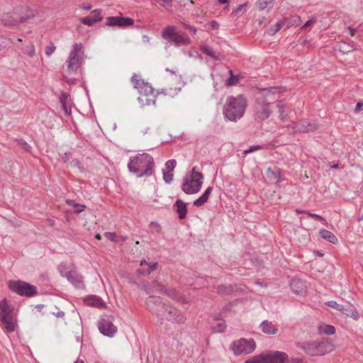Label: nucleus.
Returning a JSON list of instances; mask_svg holds the SVG:
<instances>
[{
	"mask_svg": "<svg viewBox=\"0 0 363 363\" xmlns=\"http://www.w3.org/2000/svg\"><path fill=\"white\" fill-rule=\"evenodd\" d=\"M212 189H213L212 186H208L205 190V191L203 193V194L194 201V203H193L194 206H195L196 207H200V206H203V204H205L208 200V198L212 191Z\"/></svg>",
	"mask_w": 363,
	"mask_h": 363,
	"instance_id": "393cba45",
	"label": "nucleus"
},
{
	"mask_svg": "<svg viewBox=\"0 0 363 363\" xmlns=\"http://www.w3.org/2000/svg\"><path fill=\"white\" fill-rule=\"evenodd\" d=\"M70 166L72 167H77L81 172L85 171L84 168L81 165L80 162L77 159H74L70 162Z\"/></svg>",
	"mask_w": 363,
	"mask_h": 363,
	"instance_id": "09e8293b",
	"label": "nucleus"
},
{
	"mask_svg": "<svg viewBox=\"0 0 363 363\" xmlns=\"http://www.w3.org/2000/svg\"><path fill=\"white\" fill-rule=\"evenodd\" d=\"M137 273H138V274L142 275V276H143L146 274V272L141 269H137Z\"/></svg>",
	"mask_w": 363,
	"mask_h": 363,
	"instance_id": "338daca9",
	"label": "nucleus"
},
{
	"mask_svg": "<svg viewBox=\"0 0 363 363\" xmlns=\"http://www.w3.org/2000/svg\"><path fill=\"white\" fill-rule=\"evenodd\" d=\"M138 100L143 103V105L146 106H150V105H155L156 104V98L155 96H153L152 98L148 99L145 98V102L144 103V99L141 97L138 98Z\"/></svg>",
	"mask_w": 363,
	"mask_h": 363,
	"instance_id": "49530a36",
	"label": "nucleus"
},
{
	"mask_svg": "<svg viewBox=\"0 0 363 363\" xmlns=\"http://www.w3.org/2000/svg\"><path fill=\"white\" fill-rule=\"evenodd\" d=\"M150 228L152 232L160 233L161 230V226L157 222H151Z\"/></svg>",
	"mask_w": 363,
	"mask_h": 363,
	"instance_id": "603ef678",
	"label": "nucleus"
},
{
	"mask_svg": "<svg viewBox=\"0 0 363 363\" xmlns=\"http://www.w3.org/2000/svg\"><path fill=\"white\" fill-rule=\"evenodd\" d=\"M98 328L101 334L109 337H113L118 330L113 323V318L107 315L101 317L99 321Z\"/></svg>",
	"mask_w": 363,
	"mask_h": 363,
	"instance_id": "4468645a",
	"label": "nucleus"
},
{
	"mask_svg": "<svg viewBox=\"0 0 363 363\" xmlns=\"http://www.w3.org/2000/svg\"><path fill=\"white\" fill-rule=\"evenodd\" d=\"M286 20H281V21L277 22L274 26H271L267 30V35L270 36L274 35L278 31L281 30V28L285 25Z\"/></svg>",
	"mask_w": 363,
	"mask_h": 363,
	"instance_id": "c85d7f7f",
	"label": "nucleus"
},
{
	"mask_svg": "<svg viewBox=\"0 0 363 363\" xmlns=\"http://www.w3.org/2000/svg\"><path fill=\"white\" fill-rule=\"evenodd\" d=\"M155 2L160 4L162 7L166 10H169L172 6L173 0H155Z\"/></svg>",
	"mask_w": 363,
	"mask_h": 363,
	"instance_id": "a19ab883",
	"label": "nucleus"
},
{
	"mask_svg": "<svg viewBox=\"0 0 363 363\" xmlns=\"http://www.w3.org/2000/svg\"><path fill=\"white\" fill-rule=\"evenodd\" d=\"M83 55L82 45L74 43L67 60V69L69 72H76L80 67Z\"/></svg>",
	"mask_w": 363,
	"mask_h": 363,
	"instance_id": "9d476101",
	"label": "nucleus"
},
{
	"mask_svg": "<svg viewBox=\"0 0 363 363\" xmlns=\"http://www.w3.org/2000/svg\"><path fill=\"white\" fill-rule=\"evenodd\" d=\"M246 107L247 100L242 94L237 96H229L223 110L225 119L233 122L238 121L243 116Z\"/></svg>",
	"mask_w": 363,
	"mask_h": 363,
	"instance_id": "7ed1b4c3",
	"label": "nucleus"
},
{
	"mask_svg": "<svg viewBox=\"0 0 363 363\" xmlns=\"http://www.w3.org/2000/svg\"><path fill=\"white\" fill-rule=\"evenodd\" d=\"M315 21V19L314 17H311L309 20H308L304 25L303 26V28H308L310 25H311Z\"/></svg>",
	"mask_w": 363,
	"mask_h": 363,
	"instance_id": "bf43d9fd",
	"label": "nucleus"
},
{
	"mask_svg": "<svg viewBox=\"0 0 363 363\" xmlns=\"http://www.w3.org/2000/svg\"><path fill=\"white\" fill-rule=\"evenodd\" d=\"M91 6L90 4H87L86 5L82 6V9L84 10H89V9H91Z\"/></svg>",
	"mask_w": 363,
	"mask_h": 363,
	"instance_id": "0e129e2a",
	"label": "nucleus"
},
{
	"mask_svg": "<svg viewBox=\"0 0 363 363\" xmlns=\"http://www.w3.org/2000/svg\"><path fill=\"white\" fill-rule=\"evenodd\" d=\"M286 357V353L280 351H271L256 355L247 360L245 363H274L282 362Z\"/></svg>",
	"mask_w": 363,
	"mask_h": 363,
	"instance_id": "9b49d317",
	"label": "nucleus"
},
{
	"mask_svg": "<svg viewBox=\"0 0 363 363\" xmlns=\"http://www.w3.org/2000/svg\"><path fill=\"white\" fill-rule=\"evenodd\" d=\"M8 286L10 290L21 296L30 297L38 294L35 286L23 281H9Z\"/></svg>",
	"mask_w": 363,
	"mask_h": 363,
	"instance_id": "1a4fd4ad",
	"label": "nucleus"
},
{
	"mask_svg": "<svg viewBox=\"0 0 363 363\" xmlns=\"http://www.w3.org/2000/svg\"><path fill=\"white\" fill-rule=\"evenodd\" d=\"M272 104L268 101L267 96L258 98L255 104L254 111L257 120L264 121L272 114Z\"/></svg>",
	"mask_w": 363,
	"mask_h": 363,
	"instance_id": "f8f14e48",
	"label": "nucleus"
},
{
	"mask_svg": "<svg viewBox=\"0 0 363 363\" xmlns=\"http://www.w3.org/2000/svg\"><path fill=\"white\" fill-rule=\"evenodd\" d=\"M74 206L77 208L76 213H77L82 212L86 207L84 205H82V204H79V203H74Z\"/></svg>",
	"mask_w": 363,
	"mask_h": 363,
	"instance_id": "4d7b16f0",
	"label": "nucleus"
},
{
	"mask_svg": "<svg viewBox=\"0 0 363 363\" xmlns=\"http://www.w3.org/2000/svg\"><path fill=\"white\" fill-rule=\"evenodd\" d=\"M165 289V286L159 283L157 280L152 281L151 286L145 289L146 293L150 294L152 293L163 294Z\"/></svg>",
	"mask_w": 363,
	"mask_h": 363,
	"instance_id": "a878e982",
	"label": "nucleus"
},
{
	"mask_svg": "<svg viewBox=\"0 0 363 363\" xmlns=\"http://www.w3.org/2000/svg\"><path fill=\"white\" fill-rule=\"evenodd\" d=\"M255 347L256 344L254 340L245 338L233 341L230 346V349L235 355L250 354L255 350Z\"/></svg>",
	"mask_w": 363,
	"mask_h": 363,
	"instance_id": "ddd939ff",
	"label": "nucleus"
},
{
	"mask_svg": "<svg viewBox=\"0 0 363 363\" xmlns=\"http://www.w3.org/2000/svg\"><path fill=\"white\" fill-rule=\"evenodd\" d=\"M277 107L279 108V118L281 121H284L286 116V113H285V104L284 101H279L277 104Z\"/></svg>",
	"mask_w": 363,
	"mask_h": 363,
	"instance_id": "4c0bfd02",
	"label": "nucleus"
},
{
	"mask_svg": "<svg viewBox=\"0 0 363 363\" xmlns=\"http://www.w3.org/2000/svg\"><path fill=\"white\" fill-rule=\"evenodd\" d=\"M163 179L167 184H170L173 179V172L171 171H162Z\"/></svg>",
	"mask_w": 363,
	"mask_h": 363,
	"instance_id": "37998d69",
	"label": "nucleus"
},
{
	"mask_svg": "<svg viewBox=\"0 0 363 363\" xmlns=\"http://www.w3.org/2000/svg\"><path fill=\"white\" fill-rule=\"evenodd\" d=\"M312 218L315 219V220L322 221V222H325V218L323 216H321L320 215H318V214L313 213V216H312Z\"/></svg>",
	"mask_w": 363,
	"mask_h": 363,
	"instance_id": "052dcab7",
	"label": "nucleus"
},
{
	"mask_svg": "<svg viewBox=\"0 0 363 363\" xmlns=\"http://www.w3.org/2000/svg\"><path fill=\"white\" fill-rule=\"evenodd\" d=\"M203 181L201 172L193 167L191 173L186 175L182 182V189L186 194H194L200 191Z\"/></svg>",
	"mask_w": 363,
	"mask_h": 363,
	"instance_id": "423d86ee",
	"label": "nucleus"
},
{
	"mask_svg": "<svg viewBox=\"0 0 363 363\" xmlns=\"http://www.w3.org/2000/svg\"><path fill=\"white\" fill-rule=\"evenodd\" d=\"M104 235H105V237H106L108 240H111V241L114 242V241H116V238H117V236H116V234L115 233L106 232V233H104Z\"/></svg>",
	"mask_w": 363,
	"mask_h": 363,
	"instance_id": "5fc2aeb1",
	"label": "nucleus"
},
{
	"mask_svg": "<svg viewBox=\"0 0 363 363\" xmlns=\"http://www.w3.org/2000/svg\"><path fill=\"white\" fill-rule=\"evenodd\" d=\"M325 305L328 306V307H330L332 308H335V309H336L337 311H340L344 310V306L337 303L335 301H327V302H325Z\"/></svg>",
	"mask_w": 363,
	"mask_h": 363,
	"instance_id": "79ce46f5",
	"label": "nucleus"
},
{
	"mask_svg": "<svg viewBox=\"0 0 363 363\" xmlns=\"http://www.w3.org/2000/svg\"><path fill=\"white\" fill-rule=\"evenodd\" d=\"M225 328L226 325L225 322L218 323L216 325L211 326V330L214 333H223L225 331Z\"/></svg>",
	"mask_w": 363,
	"mask_h": 363,
	"instance_id": "c9c22d12",
	"label": "nucleus"
},
{
	"mask_svg": "<svg viewBox=\"0 0 363 363\" xmlns=\"http://www.w3.org/2000/svg\"><path fill=\"white\" fill-rule=\"evenodd\" d=\"M0 322L3 325V330L7 333L16 330V320L13 313V309L9 305L6 298L0 301Z\"/></svg>",
	"mask_w": 363,
	"mask_h": 363,
	"instance_id": "0eeeda50",
	"label": "nucleus"
},
{
	"mask_svg": "<svg viewBox=\"0 0 363 363\" xmlns=\"http://www.w3.org/2000/svg\"><path fill=\"white\" fill-rule=\"evenodd\" d=\"M154 166L153 157L145 152L130 157L128 164V170L138 177L152 175L155 172Z\"/></svg>",
	"mask_w": 363,
	"mask_h": 363,
	"instance_id": "f03ea898",
	"label": "nucleus"
},
{
	"mask_svg": "<svg viewBox=\"0 0 363 363\" xmlns=\"http://www.w3.org/2000/svg\"><path fill=\"white\" fill-rule=\"evenodd\" d=\"M85 302L88 306L96 307L100 309L105 308L106 303L99 296L91 295L85 299Z\"/></svg>",
	"mask_w": 363,
	"mask_h": 363,
	"instance_id": "5701e85b",
	"label": "nucleus"
},
{
	"mask_svg": "<svg viewBox=\"0 0 363 363\" xmlns=\"http://www.w3.org/2000/svg\"><path fill=\"white\" fill-rule=\"evenodd\" d=\"M211 26L213 28H217L218 27V23L216 21H213L211 22Z\"/></svg>",
	"mask_w": 363,
	"mask_h": 363,
	"instance_id": "69168bd1",
	"label": "nucleus"
},
{
	"mask_svg": "<svg viewBox=\"0 0 363 363\" xmlns=\"http://www.w3.org/2000/svg\"><path fill=\"white\" fill-rule=\"evenodd\" d=\"M247 3L246 4H240L236 9H235L232 11V15L233 16H241L242 11L243 8L247 6Z\"/></svg>",
	"mask_w": 363,
	"mask_h": 363,
	"instance_id": "de8ad7c7",
	"label": "nucleus"
},
{
	"mask_svg": "<svg viewBox=\"0 0 363 363\" xmlns=\"http://www.w3.org/2000/svg\"><path fill=\"white\" fill-rule=\"evenodd\" d=\"M18 145L28 152H29L31 149L30 145H29L28 143L23 140H18Z\"/></svg>",
	"mask_w": 363,
	"mask_h": 363,
	"instance_id": "864d4df0",
	"label": "nucleus"
},
{
	"mask_svg": "<svg viewBox=\"0 0 363 363\" xmlns=\"http://www.w3.org/2000/svg\"><path fill=\"white\" fill-rule=\"evenodd\" d=\"M131 82L134 88L138 89L140 94H144L146 96L152 94L154 91L152 86L150 83L145 82L144 79H141L136 74L132 76Z\"/></svg>",
	"mask_w": 363,
	"mask_h": 363,
	"instance_id": "2eb2a0df",
	"label": "nucleus"
},
{
	"mask_svg": "<svg viewBox=\"0 0 363 363\" xmlns=\"http://www.w3.org/2000/svg\"><path fill=\"white\" fill-rule=\"evenodd\" d=\"M53 314L57 317V318H64L65 316V313L62 311H58L56 313H53Z\"/></svg>",
	"mask_w": 363,
	"mask_h": 363,
	"instance_id": "e2e57ef3",
	"label": "nucleus"
},
{
	"mask_svg": "<svg viewBox=\"0 0 363 363\" xmlns=\"http://www.w3.org/2000/svg\"><path fill=\"white\" fill-rule=\"evenodd\" d=\"M318 333L324 335H333L335 333V328L331 325H321L318 327Z\"/></svg>",
	"mask_w": 363,
	"mask_h": 363,
	"instance_id": "7c9ffc66",
	"label": "nucleus"
},
{
	"mask_svg": "<svg viewBox=\"0 0 363 363\" xmlns=\"http://www.w3.org/2000/svg\"><path fill=\"white\" fill-rule=\"evenodd\" d=\"M201 50L206 55L211 57L215 60H220V55L219 52H216L211 47L208 45H203L201 47Z\"/></svg>",
	"mask_w": 363,
	"mask_h": 363,
	"instance_id": "bb28decb",
	"label": "nucleus"
},
{
	"mask_svg": "<svg viewBox=\"0 0 363 363\" xmlns=\"http://www.w3.org/2000/svg\"><path fill=\"white\" fill-rule=\"evenodd\" d=\"M182 24L186 29L189 30L193 34L196 33L197 29L194 26H192L185 23H183Z\"/></svg>",
	"mask_w": 363,
	"mask_h": 363,
	"instance_id": "6e6d98bb",
	"label": "nucleus"
},
{
	"mask_svg": "<svg viewBox=\"0 0 363 363\" xmlns=\"http://www.w3.org/2000/svg\"><path fill=\"white\" fill-rule=\"evenodd\" d=\"M173 208L177 213L179 219L182 220L186 217V203L180 199H177L173 205Z\"/></svg>",
	"mask_w": 363,
	"mask_h": 363,
	"instance_id": "412c9836",
	"label": "nucleus"
},
{
	"mask_svg": "<svg viewBox=\"0 0 363 363\" xmlns=\"http://www.w3.org/2000/svg\"><path fill=\"white\" fill-rule=\"evenodd\" d=\"M261 149H262V146H261V145H252V146H250L247 150H245L243 152V154L245 155L250 154L251 152L259 150Z\"/></svg>",
	"mask_w": 363,
	"mask_h": 363,
	"instance_id": "8fccbe9b",
	"label": "nucleus"
},
{
	"mask_svg": "<svg viewBox=\"0 0 363 363\" xmlns=\"http://www.w3.org/2000/svg\"><path fill=\"white\" fill-rule=\"evenodd\" d=\"M302 359L301 358H292L291 359H289L288 355L286 354V358L282 361L279 362H274V363H301Z\"/></svg>",
	"mask_w": 363,
	"mask_h": 363,
	"instance_id": "3c124183",
	"label": "nucleus"
},
{
	"mask_svg": "<svg viewBox=\"0 0 363 363\" xmlns=\"http://www.w3.org/2000/svg\"><path fill=\"white\" fill-rule=\"evenodd\" d=\"M74 363H84V362L82 359H81L78 358V359L74 362Z\"/></svg>",
	"mask_w": 363,
	"mask_h": 363,
	"instance_id": "774afa93",
	"label": "nucleus"
},
{
	"mask_svg": "<svg viewBox=\"0 0 363 363\" xmlns=\"http://www.w3.org/2000/svg\"><path fill=\"white\" fill-rule=\"evenodd\" d=\"M133 19L130 17L109 16L106 18V25L108 26L125 28L133 25Z\"/></svg>",
	"mask_w": 363,
	"mask_h": 363,
	"instance_id": "dca6fc26",
	"label": "nucleus"
},
{
	"mask_svg": "<svg viewBox=\"0 0 363 363\" xmlns=\"http://www.w3.org/2000/svg\"><path fill=\"white\" fill-rule=\"evenodd\" d=\"M103 16L101 9H94L91 11L90 14L81 19V22L88 26H92L94 23L101 21Z\"/></svg>",
	"mask_w": 363,
	"mask_h": 363,
	"instance_id": "f3484780",
	"label": "nucleus"
},
{
	"mask_svg": "<svg viewBox=\"0 0 363 363\" xmlns=\"http://www.w3.org/2000/svg\"><path fill=\"white\" fill-rule=\"evenodd\" d=\"M228 72L230 74V77L226 80L225 84L227 86H233L237 84L239 82L238 76L234 75L233 72L231 69H230Z\"/></svg>",
	"mask_w": 363,
	"mask_h": 363,
	"instance_id": "f704fd0d",
	"label": "nucleus"
},
{
	"mask_svg": "<svg viewBox=\"0 0 363 363\" xmlns=\"http://www.w3.org/2000/svg\"><path fill=\"white\" fill-rule=\"evenodd\" d=\"M232 286L230 285H220L218 287V292L220 294H228L232 291Z\"/></svg>",
	"mask_w": 363,
	"mask_h": 363,
	"instance_id": "ea45409f",
	"label": "nucleus"
},
{
	"mask_svg": "<svg viewBox=\"0 0 363 363\" xmlns=\"http://www.w3.org/2000/svg\"><path fill=\"white\" fill-rule=\"evenodd\" d=\"M161 35L164 39L168 40L175 47L188 45L191 43L187 34L181 30H177L176 27L173 26H167L162 31Z\"/></svg>",
	"mask_w": 363,
	"mask_h": 363,
	"instance_id": "6e6552de",
	"label": "nucleus"
},
{
	"mask_svg": "<svg viewBox=\"0 0 363 363\" xmlns=\"http://www.w3.org/2000/svg\"><path fill=\"white\" fill-rule=\"evenodd\" d=\"M319 235L323 239H324L331 243L335 244L336 242H337L338 240H337V237L332 232H330L326 229H324V228L320 229L319 230Z\"/></svg>",
	"mask_w": 363,
	"mask_h": 363,
	"instance_id": "cd10ccee",
	"label": "nucleus"
},
{
	"mask_svg": "<svg viewBox=\"0 0 363 363\" xmlns=\"http://www.w3.org/2000/svg\"><path fill=\"white\" fill-rule=\"evenodd\" d=\"M177 164L175 160H169L165 162V168L167 171L173 172Z\"/></svg>",
	"mask_w": 363,
	"mask_h": 363,
	"instance_id": "a18cd8bd",
	"label": "nucleus"
},
{
	"mask_svg": "<svg viewBox=\"0 0 363 363\" xmlns=\"http://www.w3.org/2000/svg\"><path fill=\"white\" fill-rule=\"evenodd\" d=\"M57 269L60 275L66 278L74 288L77 289L85 288L84 277L72 265L61 262L58 265Z\"/></svg>",
	"mask_w": 363,
	"mask_h": 363,
	"instance_id": "39448f33",
	"label": "nucleus"
},
{
	"mask_svg": "<svg viewBox=\"0 0 363 363\" xmlns=\"http://www.w3.org/2000/svg\"><path fill=\"white\" fill-rule=\"evenodd\" d=\"M23 52L29 57L33 58L35 55V48L33 43H30L23 48Z\"/></svg>",
	"mask_w": 363,
	"mask_h": 363,
	"instance_id": "e433bc0d",
	"label": "nucleus"
},
{
	"mask_svg": "<svg viewBox=\"0 0 363 363\" xmlns=\"http://www.w3.org/2000/svg\"><path fill=\"white\" fill-rule=\"evenodd\" d=\"M343 314H345L348 317H351L354 320H357L359 318V313L357 310L350 308H346L344 306V310L340 311Z\"/></svg>",
	"mask_w": 363,
	"mask_h": 363,
	"instance_id": "2f4dec72",
	"label": "nucleus"
},
{
	"mask_svg": "<svg viewBox=\"0 0 363 363\" xmlns=\"http://www.w3.org/2000/svg\"><path fill=\"white\" fill-rule=\"evenodd\" d=\"M27 13H26L24 16H22L18 20L16 18H12L11 20L5 18L2 20L3 23L5 26H17L21 22H24L26 20H28L29 18L33 17L34 14L32 11L27 10Z\"/></svg>",
	"mask_w": 363,
	"mask_h": 363,
	"instance_id": "6ab92c4d",
	"label": "nucleus"
},
{
	"mask_svg": "<svg viewBox=\"0 0 363 363\" xmlns=\"http://www.w3.org/2000/svg\"><path fill=\"white\" fill-rule=\"evenodd\" d=\"M362 106H363V103L358 102L354 108V113H359Z\"/></svg>",
	"mask_w": 363,
	"mask_h": 363,
	"instance_id": "680f3d73",
	"label": "nucleus"
},
{
	"mask_svg": "<svg viewBox=\"0 0 363 363\" xmlns=\"http://www.w3.org/2000/svg\"><path fill=\"white\" fill-rule=\"evenodd\" d=\"M354 50L353 45L345 42H341L339 44V51L343 54H347Z\"/></svg>",
	"mask_w": 363,
	"mask_h": 363,
	"instance_id": "473e14b6",
	"label": "nucleus"
},
{
	"mask_svg": "<svg viewBox=\"0 0 363 363\" xmlns=\"http://www.w3.org/2000/svg\"><path fill=\"white\" fill-rule=\"evenodd\" d=\"M145 303L150 311L162 321L183 324L186 320L182 311L169 303L164 302L160 297L150 296Z\"/></svg>",
	"mask_w": 363,
	"mask_h": 363,
	"instance_id": "f257e3e1",
	"label": "nucleus"
},
{
	"mask_svg": "<svg viewBox=\"0 0 363 363\" xmlns=\"http://www.w3.org/2000/svg\"><path fill=\"white\" fill-rule=\"evenodd\" d=\"M262 331L267 335H274L278 332V328L271 321L264 320L259 325Z\"/></svg>",
	"mask_w": 363,
	"mask_h": 363,
	"instance_id": "b1692460",
	"label": "nucleus"
},
{
	"mask_svg": "<svg viewBox=\"0 0 363 363\" xmlns=\"http://www.w3.org/2000/svg\"><path fill=\"white\" fill-rule=\"evenodd\" d=\"M56 47L54 43L50 42L48 45L45 46V52L48 57H50L55 51Z\"/></svg>",
	"mask_w": 363,
	"mask_h": 363,
	"instance_id": "c03bdc74",
	"label": "nucleus"
},
{
	"mask_svg": "<svg viewBox=\"0 0 363 363\" xmlns=\"http://www.w3.org/2000/svg\"><path fill=\"white\" fill-rule=\"evenodd\" d=\"M267 172H270V173L274 176V177L275 179H278V178L280 177V172H279V170H278V171H277V172H275V171H273V170L272 169V168L269 167V168L267 169Z\"/></svg>",
	"mask_w": 363,
	"mask_h": 363,
	"instance_id": "13d9d810",
	"label": "nucleus"
},
{
	"mask_svg": "<svg viewBox=\"0 0 363 363\" xmlns=\"http://www.w3.org/2000/svg\"><path fill=\"white\" fill-rule=\"evenodd\" d=\"M296 346L310 356H323L334 350V345L328 341L309 340L298 342Z\"/></svg>",
	"mask_w": 363,
	"mask_h": 363,
	"instance_id": "20e7f679",
	"label": "nucleus"
},
{
	"mask_svg": "<svg viewBox=\"0 0 363 363\" xmlns=\"http://www.w3.org/2000/svg\"><path fill=\"white\" fill-rule=\"evenodd\" d=\"M60 103L65 114L70 116L72 114V101L69 94L62 91L60 96Z\"/></svg>",
	"mask_w": 363,
	"mask_h": 363,
	"instance_id": "a211bd4d",
	"label": "nucleus"
},
{
	"mask_svg": "<svg viewBox=\"0 0 363 363\" xmlns=\"http://www.w3.org/2000/svg\"><path fill=\"white\" fill-rule=\"evenodd\" d=\"M256 5L261 11L264 9H267L269 11L273 8L274 3L272 0H258Z\"/></svg>",
	"mask_w": 363,
	"mask_h": 363,
	"instance_id": "c756f323",
	"label": "nucleus"
},
{
	"mask_svg": "<svg viewBox=\"0 0 363 363\" xmlns=\"http://www.w3.org/2000/svg\"><path fill=\"white\" fill-rule=\"evenodd\" d=\"M290 288L296 294H303L306 291V286L304 281L299 279H294L290 282Z\"/></svg>",
	"mask_w": 363,
	"mask_h": 363,
	"instance_id": "aec40b11",
	"label": "nucleus"
},
{
	"mask_svg": "<svg viewBox=\"0 0 363 363\" xmlns=\"http://www.w3.org/2000/svg\"><path fill=\"white\" fill-rule=\"evenodd\" d=\"M318 128V125L314 121L306 120L301 121L298 124V130L300 132L314 131Z\"/></svg>",
	"mask_w": 363,
	"mask_h": 363,
	"instance_id": "4be33fe9",
	"label": "nucleus"
},
{
	"mask_svg": "<svg viewBox=\"0 0 363 363\" xmlns=\"http://www.w3.org/2000/svg\"><path fill=\"white\" fill-rule=\"evenodd\" d=\"M164 294L167 295L169 298H172L174 300H178V298H179L178 292L174 289H167L165 286V289H164Z\"/></svg>",
	"mask_w": 363,
	"mask_h": 363,
	"instance_id": "58836bf2",
	"label": "nucleus"
},
{
	"mask_svg": "<svg viewBox=\"0 0 363 363\" xmlns=\"http://www.w3.org/2000/svg\"><path fill=\"white\" fill-rule=\"evenodd\" d=\"M143 265L148 266V268L146 271V274H150L157 268L158 263L157 262L149 263L145 259H143L140 261V266H143Z\"/></svg>",
	"mask_w": 363,
	"mask_h": 363,
	"instance_id": "72a5a7b5",
	"label": "nucleus"
}]
</instances>
